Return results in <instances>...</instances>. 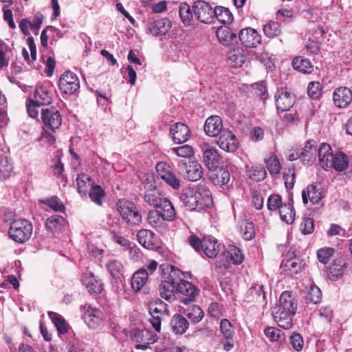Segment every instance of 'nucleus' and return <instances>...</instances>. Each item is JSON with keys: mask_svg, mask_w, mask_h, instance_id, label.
<instances>
[{"mask_svg": "<svg viewBox=\"0 0 352 352\" xmlns=\"http://www.w3.org/2000/svg\"><path fill=\"white\" fill-rule=\"evenodd\" d=\"M301 162L304 165L310 166L316 161L318 142L314 140H307L302 148H299Z\"/></svg>", "mask_w": 352, "mask_h": 352, "instance_id": "nucleus-13", "label": "nucleus"}, {"mask_svg": "<svg viewBox=\"0 0 352 352\" xmlns=\"http://www.w3.org/2000/svg\"><path fill=\"white\" fill-rule=\"evenodd\" d=\"M172 24L167 18L155 20L148 25V30L155 36L165 35L171 28Z\"/></svg>", "mask_w": 352, "mask_h": 352, "instance_id": "nucleus-24", "label": "nucleus"}, {"mask_svg": "<svg viewBox=\"0 0 352 352\" xmlns=\"http://www.w3.org/2000/svg\"><path fill=\"white\" fill-rule=\"evenodd\" d=\"M283 204L280 195L278 194H272L267 199V208L271 211L280 210Z\"/></svg>", "mask_w": 352, "mask_h": 352, "instance_id": "nucleus-63", "label": "nucleus"}, {"mask_svg": "<svg viewBox=\"0 0 352 352\" xmlns=\"http://www.w3.org/2000/svg\"><path fill=\"white\" fill-rule=\"evenodd\" d=\"M170 133L173 140L177 144L186 142L190 137V130L189 127L182 122L174 124L170 127Z\"/></svg>", "mask_w": 352, "mask_h": 352, "instance_id": "nucleus-17", "label": "nucleus"}, {"mask_svg": "<svg viewBox=\"0 0 352 352\" xmlns=\"http://www.w3.org/2000/svg\"><path fill=\"white\" fill-rule=\"evenodd\" d=\"M216 36L223 45H230L237 41L236 34L228 27H220L217 30Z\"/></svg>", "mask_w": 352, "mask_h": 352, "instance_id": "nucleus-33", "label": "nucleus"}, {"mask_svg": "<svg viewBox=\"0 0 352 352\" xmlns=\"http://www.w3.org/2000/svg\"><path fill=\"white\" fill-rule=\"evenodd\" d=\"M272 314L274 320L280 327L284 329H289L292 327V318L296 314L295 312L272 309Z\"/></svg>", "mask_w": 352, "mask_h": 352, "instance_id": "nucleus-23", "label": "nucleus"}, {"mask_svg": "<svg viewBox=\"0 0 352 352\" xmlns=\"http://www.w3.org/2000/svg\"><path fill=\"white\" fill-rule=\"evenodd\" d=\"M217 19L223 24H229L233 20V16L230 10L224 7L217 6L214 8V21Z\"/></svg>", "mask_w": 352, "mask_h": 352, "instance_id": "nucleus-45", "label": "nucleus"}, {"mask_svg": "<svg viewBox=\"0 0 352 352\" xmlns=\"http://www.w3.org/2000/svg\"><path fill=\"white\" fill-rule=\"evenodd\" d=\"M199 292L196 286L179 277V280L177 281V296L182 303L188 305L195 301Z\"/></svg>", "mask_w": 352, "mask_h": 352, "instance_id": "nucleus-6", "label": "nucleus"}, {"mask_svg": "<svg viewBox=\"0 0 352 352\" xmlns=\"http://www.w3.org/2000/svg\"><path fill=\"white\" fill-rule=\"evenodd\" d=\"M323 197L321 189L315 184L309 185L307 189L302 192V201L305 204L308 203V200L312 204H318Z\"/></svg>", "mask_w": 352, "mask_h": 352, "instance_id": "nucleus-25", "label": "nucleus"}, {"mask_svg": "<svg viewBox=\"0 0 352 352\" xmlns=\"http://www.w3.org/2000/svg\"><path fill=\"white\" fill-rule=\"evenodd\" d=\"M297 301L292 296L291 292H283L279 298V303L276 305L274 309L290 311L292 312H296L297 310Z\"/></svg>", "mask_w": 352, "mask_h": 352, "instance_id": "nucleus-22", "label": "nucleus"}, {"mask_svg": "<svg viewBox=\"0 0 352 352\" xmlns=\"http://www.w3.org/2000/svg\"><path fill=\"white\" fill-rule=\"evenodd\" d=\"M183 165L186 168V172L183 174L186 179L189 181L196 182L202 177L203 168L197 162L192 161L189 162L188 164L184 163Z\"/></svg>", "mask_w": 352, "mask_h": 352, "instance_id": "nucleus-29", "label": "nucleus"}, {"mask_svg": "<svg viewBox=\"0 0 352 352\" xmlns=\"http://www.w3.org/2000/svg\"><path fill=\"white\" fill-rule=\"evenodd\" d=\"M148 312L151 317L149 319L151 324L156 331L160 332L162 320L169 315L168 305L160 299L150 301Z\"/></svg>", "mask_w": 352, "mask_h": 352, "instance_id": "nucleus-4", "label": "nucleus"}, {"mask_svg": "<svg viewBox=\"0 0 352 352\" xmlns=\"http://www.w3.org/2000/svg\"><path fill=\"white\" fill-rule=\"evenodd\" d=\"M153 210H156L167 221H172L175 219L176 212L173 204L166 198L158 206L154 207Z\"/></svg>", "mask_w": 352, "mask_h": 352, "instance_id": "nucleus-26", "label": "nucleus"}, {"mask_svg": "<svg viewBox=\"0 0 352 352\" xmlns=\"http://www.w3.org/2000/svg\"><path fill=\"white\" fill-rule=\"evenodd\" d=\"M322 298V292L319 287L316 285L311 286L305 296V302H312L314 304L319 303Z\"/></svg>", "mask_w": 352, "mask_h": 352, "instance_id": "nucleus-52", "label": "nucleus"}, {"mask_svg": "<svg viewBox=\"0 0 352 352\" xmlns=\"http://www.w3.org/2000/svg\"><path fill=\"white\" fill-rule=\"evenodd\" d=\"M220 251V244L217 240L212 236H208L203 238V252L208 257L214 258Z\"/></svg>", "mask_w": 352, "mask_h": 352, "instance_id": "nucleus-27", "label": "nucleus"}, {"mask_svg": "<svg viewBox=\"0 0 352 352\" xmlns=\"http://www.w3.org/2000/svg\"><path fill=\"white\" fill-rule=\"evenodd\" d=\"M145 188L144 200L151 207L158 206L160 203L167 198L154 184H151L147 188Z\"/></svg>", "mask_w": 352, "mask_h": 352, "instance_id": "nucleus-15", "label": "nucleus"}, {"mask_svg": "<svg viewBox=\"0 0 352 352\" xmlns=\"http://www.w3.org/2000/svg\"><path fill=\"white\" fill-rule=\"evenodd\" d=\"M106 267L111 275L114 277H118L123 272V265L116 260H111L107 264Z\"/></svg>", "mask_w": 352, "mask_h": 352, "instance_id": "nucleus-59", "label": "nucleus"}, {"mask_svg": "<svg viewBox=\"0 0 352 352\" xmlns=\"http://www.w3.org/2000/svg\"><path fill=\"white\" fill-rule=\"evenodd\" d=\"M12 164L8 157L0 156V177L6 179L12 170Z\"/></svg>", "mask_w": 352, "mask_h": 352, "instance_id": "nucleus-56", "label": "nucleus"}, {"mask_svg": "<svg viewBox=\"0 0 352 352\" xmlns=\"http://www.w3.org/2000/svg\"><path fill=\"white\" fill-rule=\"evenodd\" d=\"M179 15L185 26H189L193 19V10L186 3H182L179 6Z\"/></svg>", "mask_w": 352, "mask_h": 352, "instance_id": "nucleus-46", "label": "nucleus"}, {"mask_svg": "<svg viewBox=\"0 0 352 352\" xmlns=\"http://www.w3.org/2000/svg\"><path fill=\"white\" fill-rule=\"evenodd\" d=\"M195 18L201 23L210 24L214 23V9L204 1H196L192 6Z\"/></svg>", "mask_w": 352, "mask_h": 352, "instance_id": "nucleus-7", "label": "nucleus"}, {"mask_svg": "<svg viewBox=\"0 0 352 352\" xmlns=\"http://www.w3.org/2000/svg\"><path fill=\"white\" fill-rule=\"evenodd\" d=\"M89 196L94 203L98 206H102L103 200L106 196V192L100 185L96 184L91 187Z\"/></svg>", "mask_w": 352, "mask_h": 352, "instance_id": "nucleus-44", "label": "nucleus"}, {"mask_svg": "<svg viewBox=\"0 0 352 352\" xmlns=\"http://www.w3.org/2000/svg\"><path fill=\"white\" fill-rule=\"evenodd\" d=\"M344 263L342 259H336L329 268V276L333 280L338 279L343 274Z\"/></svg>", "mask_w": 352, "mask_h": 352, "instance_id": "nucleus-49", "label": "nucleus"}, {"mask_svg": "<svg viewBox=\"0 0 352 352\" xmlns=\"http://www.w3.org/2000/svg\"><path fill=\"white\" fill-rule=\"evenodd\" d=\"M148 280V273L144 268L136 271L131 278V287L135 292H139Z\"/></svg>", "mask_w": 352, "mask_h": 352, "instance_id": "nucleus-37", "label": "nucleus"}, {"mask_svg": "<svg viewBox=\"0 0 352 352\" xmlns=\"http://www.w3.org/2000/svg\"><path fill=\"white\" fill-rule=\"evenodd\" d=\"M265 164L267 170L272 176H276L280 173L281 166L276 155L272 154L268 158L265 159Z\"/></svg>", "mask_w": 352, "mask_h": 352, "instance_id": "nucleus-51", "label": "nucleus"}, {"mask_svg": "<svg viewBox=\"0 0 352 352\" xmlns=\"http://www.w3.org/2000/svg\"><path fill=\"white\" fill-rule=\"evenodd\" d=\"M180 273L181 272L178 270H172L167 279L160 284L159 292L162 298L169 302L177 298V281L179 280Z\"/></svg>", "mask_w": 352, "mask_h": 352, "instance_id": "nucleus-5", "label": "nucleus"}, {"mask_svg": "<svg viewBox=\"0 0 352 352\" xmlns=\"http://www.w3.org/2000/svg\"><path fill=\"white\" fill-rule=\"evenodd\" d=\"M65 223V219L60 215H53L47 218L45 222L46 228L51 232L56 230Z\"/></svg>", "mask_w": 352, "mask_h": 352, "instance_id": "nucleus-57", "label": "nucleus"}, {"mask_svg": "<svg viewBox=\"0 0 352 352\" xmlns=\"http://www.w3.org/2000/svg\"><path fill=\"white\" fill-rule=\"evenodd\" d=\"M335 105L339 108H346L352 102V91L346 87L336 88L333 94Z\"/></svg>", "mask_w": 352, "mask_h": 352, "instance_id": "nucleus-18", "label": "nucleus"}, {"mask_svg": "<svg viewBox=\"0 0 352 352\" xmlns=\"http://www.w3.org/2000/svg\"><path fill=\"white\" fill-rule=\"evenodd\" d=\"M81 280L91 294H99L103 289V283L101 280L91 272L83 274Z\"/></svg>", "mask_w": 352, "mask_h": 352, "instance_id": "nucleus-21", "label": "nucleus"}, {"mask_svg": "<svg viewBox=\"0 0 352 352\" xmlns=\"http://www.w3.org/2000/svg\"><path fill=\"white\" fill-rule=\"evenodd\" d=\"M116 209L122 221L127 225L135 226L142 222V214L133 201L120 199L116 204Z\"/></svg>", "mask_w": 352, "mask_h": 352, "instance_id": "nucleus-2", "label": "nucleus"}, {"mask_svg": "<svg viewBox=\"0 0 352 352\" xmlns=\"http://www.w3.org/2000/svg\"><path fill=\"white\" fill-rule=\"evenodd\" d=\"M131 339L136 343L135 349L146 350L148 348L150 344H153L157 341V336L153 335L147 329H133L131 331Z\"/></svg>", "mask_w": 352, "mask_h": 352, "instance_id": "nucleus-9", "label": "nucleus"}, {"mask_svg": "<svg viewBox=\"0 0 352 352\" xmlns=\"http://www.w3.org/2000/svg\"><path fill=\"white\" fill-rule=\"evenodd\" d=\"M91 180L92 178L85 173L78 175L76 178L77 190L82 197L87 196L90 186L89 183Z\"/></svg>", "mask_w": 352, "mask_h": 352, "instance_id": "nucleus-43", "label": "nucleus"}, {"mask_svg": "<svg viewBox=\"0 0 352 352\" xmlns=\"http://www.w3.org/2000/svg\"><path fill=\"white\" fill-rule=\"evenodd\" d=\"M267 175V172L264 167L261 166H253L252 170H249V177L255 181L261 182L263 181Z\"/></svg>", "mask_w": 352, "mask_h": 352, "instance_id": "nucleus-58", "label": "nucleus"}, {"mask_svg": "<svg viewBox=\"0 0 352 352\" xmlns=\"http://www.w3.org/2000/svg\"><path fill=\"white\" fill-rule=\"evenodd\" d=\"M32 224L27 219L14 220L9 228L8 235L14 241L19 244L27 242L32 234Z\"/></svg>", "mask_w": 352, "mask_h": 352, "instance_id": "nucleus-3", "label": "nucleus"}, {"mask_svg": "<svg viewBox=\"0 0 352 352\" xmlns=\"http://www.w3.org/2000/svg\"><path fill=\"white\" fill-rule=\"evenodd\" d=\"M264 333L265 336L272 342H283L286 338L284 332L274 327H268L265 328Z\"/></svg>", "mask_w": 352, "mask_h": 352, "instance_id": "nucleus-50", "label": "nucleus"}, {"mask_svg": "<svg viewBox=\"0 0 352 352\" xmlns=\"http://www.w3.org/2000/svg\"><path fill=\"white\" fill-rule=\"evenodd\" d=\"M294 69L304 74H311L314 71V65L310 60L303 56H296L292 60Z\"/></svg>", "mask_w": 352, "mask_h": 352, "instance_id": "nucleus-38", "label": "nucleus"}, {"mask_svg": "<svg viewBox=\"0 0 352 352\" xmlns=\"http://www.w3.org/2000/svg\"><path fill=\"white\" fill-rule=\"evenodd\" d=\"M247 50L241 47H236L230 50L228 54L230 65L234 67H240L245 62Z\"/></svg>", "mask_w": 352, "mask_h": 352, "instance_id": "nucleus-32", "label": "nucleus"}, {"mask_svg": "<svg viewBox=\"0 0 352 352\" xmlns=\"http://www.w3.org/2000/svg\"><path fill=\"white\" fill-rule=\"evenodd\" d=\"M41 119L44 125L52 131L58 129L62 123L60 112L53 107L43 109Z\"/></svg>", "mask_w": 352, "mask_h": 352, "instance_id": "nucleus-11", "label": "nucleus"}, {"mask_svg": "<svg viewBox=\"0 0 352 352\" xmlns=\"http://www.w3.org/2000/svg\"><path fill=\"white\" fill-rule=\"evenodd\" d=\"M239 223L241 227V232L245 240L250 241L255 236V228L252 221L241 219Z\"/></svg>", "mask_w": 352, "mask_h": 352, "instance_id": "nucleus-47", "label": "nucleus"}, {"mask_svg": "<svg viewBox=\"0 0 352 352\" xmlns=\"http://www.w3.org/2000/svg\"><path fill=\"white\" fill-rule=\"evenodd\" d=\"M219 135L217 144L222 150L229 153H233L237 150L239 142L231 131L224 129Z\"/></svg>", "mask_w": 352, "mask_h": 352, "instance_id": "nucleus-12", "label": "nucleus"}, {"mask_svg": "<svg viewBox=\"0 0 352 352\" xmlns=\"http://www.w3.org/2000/svg\"><path fill=\"white\" fill-rule=\"evenodd\" d=\"M263 32L269 38L276 37L281 33L280 25L278 22L270 21L263 26Z\"/></svg>", "mask_w": 352, "mask_h": 352, "instance_id": "nucleus-54", "label": "nucleus"}, {"mask_svg": "<svg viewBox=\"0 0 352 352\" xmlns=\"http://www.w3.org/2000/svg\"><path fill=\"white\" fill-rule=\"evenodd\" d=\"M230 181V173L226 168H221L214 174L213 182L218 185H228Z\"/></svg>", "mask_w": 352, "mask_h": 352, "instance_id": "nucleus-55", "label": "nucleus"}, {"mask_svg": "<svg viewBox=\"0 0 352 352\" xmlns=\"http://www.w3.org/2000/svg\"><path fill=\"white\" fill-rule=\"evenodd\" d=\"M332 160H330L329 163L325 166L324 169L333 168L337 171H342L345 170L349 164L348 156L342 153L338 152L332 156Z\"/></svg>", "mask_w": 352, "mask_h": 352, "instance_id": "nucleus-31", "label": "nucleus"}, {"mask_svg": "<svg viewBox=\"0 0 352 352\" xmlns=\"http://www.w3.org/2000/svg\"><path fill=\"white\" fill-rule=\"evenodd\" d=\"M309 96L314 99H318L322 95V85L319 82H310L307 87Z\"/></svg>", "mask_w": 352, "mask_h": 352, "instance_id": "nucleus-60", "label": "nucleus"}, {"mask_svg": "<svg viewBox=\"0 0 352 352\" xmlns=\"http://www.w3.org/2000/svg\"><path fill=\"white\" fill-rule=\"evenodd\" d=\"M221 157L214 147L203 151L202 162L209 170H215L221 164Z\"/></svg>", "mask_w": 352, "mask_h": 352, "instance_id": "nucleus-16", "label": "nucleus"}, {"mask_svg": "<svg viewBox=\"0 0 352 352\" xmlns=\"http://www.w3.org/2000/svg\"><path fill=\"white\" fill-rule=\"evenodd\" d=\"M60 91L67 95L74 94L80 88V81L78 76L70 71L65 72L59 78Z\"/></svg>", "mask_w": 352, "mask_h": 352, "instance_id": "nucleus-8", "label": "nucleus"}, {"mask_svg": "<svg viewBox=\"0 0 352 352\" xmlns=\"http://www.w3.org/2000/svg\"><path fill=\"white\" fill-rule=\"evenodd\" d=\"M102 312L100 309L88 305L84 313L83 318L86 324L92 329H95L100 322Z\"/></svg>", "mask_w": 352, "mask_h": 352, "instance_id": "nucleus-28", "label": "nucleus"}, {"mask_svg": "<svg viewBox=\"0 0 352 352\" xmlns=\"http://www.w3.org/2000/svg\"><path fill=\"white\" fill-rule=\"evenodd\" d=\"M228 257L230 261L234 265H240L243 263L244 256L239 248L234 245H229L228 248Z\"/></svg>", "mask_w": 352, "mask_h": 352, "instance_id": "nucleus-53", "label": "nucleus"}, {"mask_svg": "<svg viewBox=\"0 0 352 352\" xmlns=\"http://www.w3.org/2000/svg\"><path fill=\"white\" fill-rule=\"evenodd\" d=\"M276 106L278 111H289L294 105L295 98L287 88L278 89L275 94Z\"/></svg>", "mask_w": 352, "mask_h": 352, "instance_id": "nucleus-10", "label": "nucleus"}, {"mask_svg": "<svg viewBox=\"0 0 352 352\" xmlns=\"http://www.w3.org/2000/svg\"><path fill=\"white\" fill-rule=\"evenodd\" d=\"M34 98L38 104L47 105L52 102V94L46 85H41L36 88Z\"/></svg>", "mask_w": 352, "mask_h": 352, "instance_id": "nucleus-35", "label": "nucleus"}, {"mask_svg": "<svg viewBox=\"0 0 352 352\" xmlns=\"http://www.w3.org/2000/svg\"><path fill=\"white\" fill-rule=\"evenodd\" d=\"M170 326L173 333L182 335L188 329L189 322L185 317L181 314H176L172 318Z\"/></svg>", "mask_w": 352, "mask_h": 352, "instance_id": "nucleus-34", "label": "nucleus"}, {"mask_svg": "<svg viewBox=\"0 0 352 352\" xmlns=\"http://www.w3.org/2000/svg\"><path fill=\"white\" fill-rule=\"evenodd\" d=\"M172 151L177 156L184 158H190L194 155L192 147L188 144L173 148Z\"/></svg>", "mask_w": 352, "mask_h": 352, "instance_id": "nucleus-62", "label": "nucleus"}, {"mask_svg": "<svg viewBox=\"0 0 352 352\" xmlns=\"http://www.w3.org/2000/svg\"><path fill=\"white\" fill-rule=\"evenodd\" d=\"M280 219L287 224H292L295 219L294 208L290 203L284 204L279 210Z\"/></svg>", "mask_w": 352, "mask_h": 352, "instance_id": "nucleus-48", "label": "nucleus"}, {"mask_svg": "<svg viewBox=\"0 0 352 352\" xmlns=\"http://www.w3.org/2000/svg\"><path fill=\"white\" fill-rule=\"evenodd\" d=\"M248 298L249 301L265 303L266 296L262 285H256L250 288Z\"/></svg>", "mask_w": 352, "mask_h": 352, "instance_id": "nucleus-41", "label": "nucleus"}, {"mask_svg": "<svg viewBox=\"0 0 352 352\" xmlns=\"http://www.w3.org/2000/svg\"><path fill=\"white\" fill-rule=\"evenodd\" d=\"M239 39L246 47H256L261 43V36L251 28L242 29L239 33Z\"/></svg>", "mask_w": 352, "mask_h": 352, "instance_id": "nucleus-14", "label": "nucleus"}, {"mask_svg": "<svg viewBox=\"0 0 352 352\" xmlns=\"http://www.w3.org/2000/svg\"><path fill=\"white\" fill-rule=\"evenodd\" d=\"M204 129L207 135L217 137L224 131L221 118L218 116L208 117L205 121Z\"/></svg>", "mask_w": 352, "mask_h": 352, "instance_id": "nucleus-19", "label": "nucleus"}, {"mask_svg": "<svg viewBox=\"0 0 352 352\" xmlns=\"http://www.w3.org/2000/svg\"><path fill=\"white\" fill-rule=\"evenodd\" d=\"M184 206L189 210L200 212L211 208L213 199L210 189L205 185H197L182 194Z\"/></svg>", "mask_w": 352, "mask_h": 352, "instance_id": "nucleus-1", "label": "nucleus"}, {"mask_svg": "<svg viewBox=\"0 0 352 352\" xmlns=\"http://www.w3.org/2000/svg\"><path fill=\"white\" fill-rule=\"evenodd\" d=\"M48 316L59 334L63 335L68 332L69 325L60 314L54 311H49Z\"/></svg>", "mask_w": 352, "mask_h": 352, "instance_id": "nucleus-40", "label": "nucleus"}, {"mask_svg": "<svg viewBox=\"0 0 352 352\" xmlns=\"http://www.w3.org/2000/svg\"><path fill=\"white\" fill-rule=\"evenodd\" d=\"M146 221L150 226L161 232L167 229V221L162 219V217L156 210H150L148 211Z\"/></svg>", "mask_w": 352, "mask_h": 352, "instance_id": "nucleus-30", "label": "nucleus"}, {"mask_svg": "<svg viewBox=\"0 0 352 352\" xmlns=\"http://www.w3.org/2000/svg\"><path fill=\"white\" fill-rule=\"evenodd\" d=\"M333 155L331 146L326 143H322L318 146L317 157H318L320 166L324 168L329 163L330 160H332Z\"/></svg>", "mask_w": 352, "mask_h": 352, "instance_id": "nucleus-36", "label": "nucleus"}, {"mask_svg": "<svg viewBox=\"0 0 352 352\" xmlns=\"http://www.w3.org/2000/svg\"><path fill=\"white\" fill-rule=\"evenodd\" d=\"M137 240L139 243L148 250H154L158 247L157 236L152 231L142 229L137 233Z\"/></svg>", "mask_w": 352, "mask_h": 352, "instance_id": "nucleus-20", "label": "nucleus"}, {"mask_svg": "<svg viewBox=\"0 0 352 352\" xmlns=\"http://www.w3.org/2000/svg\"><path fill=\"white\" fill-rule=\"evenodd\" d=\"M43 204L53 209L56 212H63L65 210L64 204L56 196L52 197L43 201Z\"/></svg>", "mask_w": 352, "mask_h": 352, "instance_id": "nucleus-64", "label": "nucleus"}, {"mask_svg": "<svg viewBox=\"0 0 352 352\" xmlns=\"http://www.w3.org/2000/svg\"><path fill=\"white\" fill-rule=\"evenodd\" d=\"M180 307L184 309V314L192 323H198L203 319L204 312L199 306L191 305L188 306L187 308Z\"/></svg>", "mask_w": 352, "mask_h": 352, "instance_id": "nucleus-39", "label": "nucleus"}, {"mask_svg": "<svg viewBox=\"0 0 352 352\" xmlns=\"http://www.w3.org/2000/svg\"><path fill=\"white\" fill-rule=\"evenodd\" d=\"M220 330L225 338H233L234 327L228 319H222L220 322Z\"/></svg>", "mask_w": 352, "mask_h": 352, "instance_id": "nucleus-61", "label": "nucleus"}, {"mask_svg": "<svg viewBox=\"0 0 352 352\" xmlns=\"http://www.w3.org/2000/svg\"><path fill=\"white\" fill-rule=\"evenodd\" d=\"M305 263L303 260L299 258H294L293 259L287 260L284 263L285 271L288 272L291 276L297 274L305 267Z\"/></svg>", "mask_w": 352, "mask_h": 352, "instance_id": "nucleus-42", "label": "nucleus"}]
</instances>
